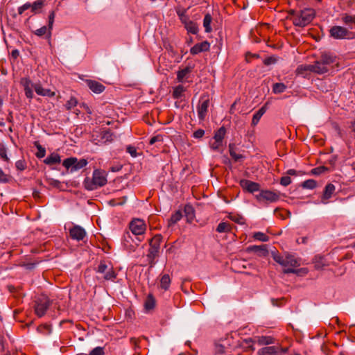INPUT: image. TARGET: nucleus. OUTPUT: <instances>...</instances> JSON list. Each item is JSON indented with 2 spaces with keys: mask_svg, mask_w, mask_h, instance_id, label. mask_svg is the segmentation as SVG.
Returning <instances> with one entry per match:
<instances>
[{
  "mask_svg": "<svg viewBox=\"0 0 355 355\" xmlns=\"http://www.w3.org/2000/svg\"><path fill=\"white\" fill-rule=\"evenodd\" d=\"M116 274L114 271L112 267H110L108 270L105 272L104 279L105 280H113L116 278Z\"/></svg>",
  "mask_w": 355,
  "mask_h": 355,
  "instance_id": "a19ab883",
  "label": "nucleus"
},
{
  "mask_svg": "<svg viewBox=\"0 0 355 355\" xmlns=\"http://www.w3.org/2000/svg\"><path fill=\"white\" fill-rule=\"evenodd\" d=\"M256 198L261 202H274L279 199V196L270 190H262L259 194L256 195Z\"/></svg>",
  "mask_w": 355,
  "mask_h": 355,
  "instance_id": "1a4fd4ad",
  "label": "nucleus"
},
{
  "mask_svg": "<svg viewBox=\"0 0 355 355\" xmlns=\"http://www.w3.org/2000/svg\"><path fill=\"white\" fill-rule=\"evenodd\" d=\"M330 36L336 40L349 38L351 33L347 28L340 26H334L329 30Z\"/></svg>",
  "mask_w": 355,
  "mask_h": 355,
  "instance_id": "9d476101",
  "label": "nucleus"
},
{
  "mask_svg": "<svg viewBox=\"0 0 355 355\" xmlns=\"http://www.w3.org/2000/svg\"><path fill=\"white\" fill-rule=\"evenodd\" d=\"M311 65L313 73L322 74L329 71V69L319 60L315 61Z\"/></svg>",
  "mask_w": 355,
  "mask_h": 355,
  "instance_id": "412c9836",
  "label": "nucleus"
},
{
  "mask_svg": "<svg viewBox=\"0 0 355 355\" xmlns=\"http://www.w3.org/2000/svg\"><path fill=\"white\" fill-rule=\"evenodd\" d=\"M162 240V236L160 234H157L149 241L150 248L147 254V257L149 260L150 267L154 266V259L158 256Z\"/></svg>",
  "mask_w": 355,
  "mask_h": 355,
  "instance_id": "20e7f679",
  "label": "nucleus"
},
{
  "mask_svg": "<svg viewBox=\"0 0 355 355\" xmlns=\"http://www.w3.org/2000/svg\"><path fill=\"white\" fill-rule=\"evenodd\" d=\"M339 4L341 8L345 9L355 4V0H339Z\"/></svg>",
  "mask_w": 355,
  "mask_h": 355,
  "instance_id": "c03bdc74",
  "label": "nucleus"
},
{
  "mask_svg": "<svg viewBox=\"0 0 355 355\" xmlns=\"http://www.w3.org/2000/svg\"><path fill=\"white\" fill-rule=\"evenodd\" d=\"M272 257H273V259L276 262H277L279 264H280L282 266H284L285 257L281 256L277 254H274Z\"/></svg>",
  "mask_w": 355,
  "mask_h": 355,
  "instance_id": "6e6d98bb",
  "label": "nucleus"
},
{
  "mask_svg": "<svg viewBox=\"0 0 355 355\" xmlns=\"http://www.w3.org/2000/svg\"><path fill=\"white\" fill-rule=\"evenodd\" d=\"M21 84L24 87L26 96L28 98H32L33 97L32 89H34L35 84H33L30 79L26 78L21 79Z\"/></svg>",
  "mask_w": 355,
  "mask_h": 355,
  "instance_id": "dca6fc26",
  "label": "nucleus"
},
{
  "mask_svg": "<svg viewBox=\"0 0 355 355\" xmlns=\"http://www.w3.org/2000/svg\"><path fill=\"white\" fill-rule=\"evenodd\" d=\"M10 176L6 174L2 169L0 168V182L6 183L10 180Z\"/></svg>",
  "mask_w": 355,
  "mask_h": 355,
  "instance_id": "13d9d810",
  "label": "nucleus"
},
{
  "mask_svg": "<svg viewBox=\"0 0 355 355\" xmlns=\"http://www.w3.org/2000/svg\"><path fill=\"white\" fill-rule=\"evenodd\" d=\"M127 152L130 154L132 157L137 156V149L134 146H128L126 148Z\"/></svg>",
  "mask_w": 355,
  "mask_h": 355,
  "instance_id": "0e129e2a",
  "label": "nucleus"
},
{
  "mask_svg": "<svg viewBox=\"0 0 355 355\" xmlns=\"http://www.w3.org/2000/svg\"><path fill=\"white\" fill-rule=\"evenodd\" d=\"M289 19L295 26L304 27L309 24L315 17V11L311 8L300 10H291Z\"/></svg>",
  "mask_w": 355,
  "mask_h": 355,
  "instance_id": "f257e3e1",
  "label": "nucleus"
},
{
  "mask_svg": "<svg viewBox=\"0 0 355 355\" xmlns=\"http://www.w3.org/2000/svg\"><path fill=\"white\" fill-rule=\"evenodd\" d=\"M301 186L302 187V188L304 189H313L314 188L316 187L317 186V182L316 181H315L313 179H309V180H307L306 181H304Z\"/></svg>",
  "mask_w": 355,
  "mask_h": 355,
  "instance_id": "4c0bfd02",
  "label": "nucleus"
},
{
  "mask_svg": "<svg viewBox=\"0 0 355 355\" xmlns=\"http://www.w3.org/2000/svg\"><path fill=\"white\" fill-rule=\"evenodd\" d=\"M76 162V158L70 157L63 161L62 165L67 169L71 168V172H73V165Z\"/></svg>",
  "mask_w": 355,
  "mask_h": 355,
  "instance_id": "473e14b6",
  "label": "nucleus"
},
{
  "mask_svg": "<svg viewBox=\"0 0 355 355\" xmlns=\"http://www.w3.org/2000/svg\"><path fill=\"white\" fill-rule=\"evenodd\" d=\"M205 135V131L202 129H198L193 132V137L196 139H200Z\"/></svg>",
  "mask_w": 355,
  "mask_h": 355,
  "instance_id": "774afa93",
  "label": "nucleus"
},
{
  "mask_svg": "<svg viewBox=\"0 0 355 355\" xmlns=\"http://www.w3.org/2000/svg\"><path fill=\"white\" fill-rule=\"evenodd\" d=\"M182 217V214L180 211H175L171 217L168 221V225H172L178 222Z\"/></svg>",
  "mask_w": 355,
  "mask_h": 355,
  "instance_id": "58836bf2",
  "label": "nucleus"
},
{
  "mask_svg": "<svg viewBox=\"0 0 355 355\" xmlns=\"http://www.w3.org/2000/svg\"><path fill=\"white\" fill-rule=\"evenodd\" d=\"M184 28H186L188 33L191 34L196 35L198 32V24L191 20L189 22H188L187 24H186Z\"/></svg>",
  "mask_w": 355,
  "mask_h": 355,
  "instance_id": "bb28decb",
  "label": "nucleus"
},
{
  "mask_svg": "<svg viewBox=\"0 0 355 355\" xmlns=\"http://www.w3.org/2000/svg\"><path fill=\"white\" fill-rule=\"evenodd\" d=\"M212 21V17L209 13H207L205 15L203 19V26L205 28V31L206 33H209L212 31V28L211 26V24Z\"/></svg>",
  "mask_w": 355,
  "mask_h": 355,
  "instance_id": "b1692460",
  "label": "nucleus"
},
{
  "mask_svg": "<svg viewBox=\"0 0 355 355\" xmlns=\"http://www.w3.org/2000/svg\"><path fill=\"white\" fill-rule=\"evenodd\" d=\"M71 239L76 241H82L86 236V232L83 227L80 225H74L69 230Z\"/></svg>",
  "mask_w": 355,
  "mask_h": 355,
  "instance_id": "f8f14e48",
  "label": "nucleus"
},
{
  "mask_svg": "<svg viewBox=\"0 0 355 355\" xmlns=\"http://www.w3.org/2000/svg\"><path fill=\"white\" fill-rule=\"evenodd\" d=\"M104 261H101L98 266L97 272L99 273H105L109 268Z\"/></svg>",
  "mask_w": 355,
  "mask_h": 355,
  "instance_id": "864d4df0",
  "label": "nucleus"
},
{
  "mask_svg": "<svg viewBox=\"0 0 355 355\" xmlns=\"http://www.w3.org/2000/svg\"><path fill=\"white\" fill-rule=\"evenodd\" d=\"M86 83L88 87L96 94H100L103 92L105 89L103 85L96 80H87Z\"/></svg>",
  "mask_w": 355,
  "mask_h": 355,
  "instance_id": "a211bd4d",
  "label": "nucleus"
},
{
  "mask_svg": "<svg viewBox=\"0 0 355 355\" xmlns=\"http://www.w3.org/2000/svg\"><path fill=\"white\" fill-rule=\"evenodd\" d=\"M143 241V237L135 238L130 234V232H125L123 236L122 245L128 252H134L139 245V243Z\"/></svg>",
  "mask_w": 355,
  "mask_h": 355,
  "instance_id": "39448f33",
  "label": "nucleus"
},
{
  "mask_svg": "<svg viewBox=\"0 0 355 355\" xmlns=\"http://www.w3.org/2000/svg\"><path fill=\"white\" fill-rule=\"evenodd\" d=\"M51 304V301L47 296H40L35 301L34 309L35 314L40 318L44 316Z\"/></svg>",
  "mask_w": 355,
  "mask_h": 355,
  "instance_id": "423d86ee",
  "label": "nucleus"
},
{
  "mask_svg": "<svg viewBox=\"0 0 355 355\" xmlns=\"http://www.w3.org/2000/svg\"><path fill=\"white\" fill-rule=\"evenodd\" d=\"M129 228L135 236L144 238V234L146 230V225L144 220L135 218L129 223Z\"/></svg>",
  "mask_w": 355,
  "mask_h": 355,
  "instance_id": "0eeeda50",
  "label": "nucleus"
},
{
  "mask_svg": "<svg viewBox=\"0 0 355 355\" xmlns=\"http://www.w3.org/2000/svg\"><path fill=\"white\" fill-rule=\"evenodd\" d=\"M291 183V179L290 176H283L280 180V184L284 187L289 185Z\"/></svg>",
  "mask_w": 355,
  "mask_h": 355,
  "instance_id": "bf43d9fd",
  "label": "nucleus"
},
{
  "mask_svg": "<svg viewBox=\"0 0 355 355\" xmlns=\"http://www.w3.org/2000/svg\"><path fill=\"white\" fill-rule=\"evenodd\" d=\"M218 232H229L231 231V225L228 223L222 222L218 224L216 228Z\"/></svg>",
  "mask_w": 355,
  "mask_h": 355,
  "instance_id": "2f4dec72",
  "label": "nucleus"
},
{
  "mask_svg": "<svg viewBox=\"0 0 355 355\" xmlns=\"http://www.w3.org/2000/svg\"><path fill=\"white\" fill-rule=\"evenodd\" d=\"M192 71L191 67H186L182 69H180L177 73V80L180 83H183L185 80L189 78L190 73Z\"/></svg>",
  "mask_w": 355,
  "mask_h": 355,
  "instance_id": "aec40b11",
  "label": "nucleus"
},
{
  "mask_svg": "<svg viewBox=\"0 0 355 355\" xmlns=\"http://www.w3.org/2000/svg\"><path fill=\"white\" fill-rule=\"evenodd\" d=\"M341 20L345 24L347 25L349 28H352V24L355 23L354 17L347 14L343 15Z\"/></svg>",
  "mask_w": 355,
  "mask_h": 355,
  "instance_id": "c85d7f7f",
  "label": "nucleus"
},
{
  "mask_svg": "<svg viewBox=\"0 0 355 355\" xmlns=\"http://www.w3.org/2000/svg\"><path fill=\"white\" fill-rule=\"evenodd\" d=\"M327 168L324 166H320L317 168H314L311 170V173L313 175H320L324 171H326Z\"/></svg>",
  "mask_w": 355,
  "mask_h": 355,
  "instance_id": "5fc2aeb1",
  "label": "nucleus"
},
{
  "mask_svg": "<svg viewBox=\"0 0 355 355\" xmlns=\"http://www.w3.org/2000/svg\"><path fill=\"white\" fill-rule=\"evenodd\" d=\"M300 265L299 260L295 258L293 255H287L284 259V268L283 270L284 273H293L297 275H304L307 274L308 270L306 268L295 269L294 268L297 267Z\"/></svg>",
  "mask_w": 355,
  "mask_h": 355,
  "instance_id": "7ed1b4c3",
  "label": "nucleus"
},
{
  "mask_svg": "<svg viewBox=\"0 0 355 355\" xmlns=\"http://www.w3.org/2000/svg\"><path fill=\"white\" fill-rule=\"evenodd\" d=\"M231 219L239 224H243L245 220L244 218L239 215L231 216Z\"/></svg>",
  "mask_w": 355,
  "mask_h": 355,
  "instance_id": "69168bd1",
  "label": "nucleus"
},
{
  "mask_svg": "<svg viewBox=\"0 0 355 355\" xmlns=\"http://www.w3.org/2000/svg\"><path fill=\"white\" fill-rule=\"evenodd\" d=\"M54 19H55V12H54V11H52V12H51V13L49 15V24H48L49 29H51V30L52 29L53 24L54 22Z\"/></svg>",
  "mask_w": 355,
  "mask_h": 355,
  "instance_id": "e2e57ef3",
  "label": "nucleus"
},
{
  "mask_svg": "<svg viewBox=\"0 0 355 355\" xmlns=\"http://www.w3.org/2000/svg\"><path fill=\"white\" fill-rule=\"evenodd\" d=\"M87 164V162L85 159H82L80 160H78L76 158V162L73 165V171H78L80 168H83Z\"/></svg>",
  "mask_w": 355,
  "mask_h": 355,
  "instance_id": "79ce46f5",
  "label": "nucleus"
},
{
  "mask_svg": "<svg viewBox=\"0 0 355 355\" xmlns=\"http://www.w3.org/2000/svg\"><path fill=\"white\" fill-rule=\"evenodd\" d=\"M35 146L37 148V152L36 153V156L38 158H42L45 156L46 154V150L44 148H43L40 144L38 143H35Z\"/></svg>",
  "mask_w": 355,
  "mask_h": 355,
  "instance_id": "de8ad7c7",
  "label": "nucleus"
},
{
  "mask_svg": "<svg viewBox=\"0 0 355 355\" xmlns=\"http://www.w3.org/2000/svg\"><path fill=\"white\" fill-rule=\"evenodd\" d=\"M78 101L76 98L71 97L70 99L66 103L65 107L67 110H70L77 105Z\"/></svg>",
  "mask_w": 355,
  "mask_h": 355,
  "instance_id": "a18cd8bd",
  "label": "nucleus"
},
{
  "mask_svg": "<svg viewBox=\"0 0 355 355\" xmlns=\"http://www.w3.org/2000/svg\"><path fill=\"white\" fill-rule=\"evenodd\" d=\"M44 5L43 1L37 0L31 5V8L32 9V12H36L37 10L41 9Z\"/></svg>",
  "mask_w": 355,
  "mask_h": 355,
  "instance_id": "09e8293b",
  "label": "nucleus"
},
{
  "mask_svg": "<svg viewBox=\"0 0 355 355\" xmlns=\"http://www.w3.org/2000/svg\"><path fill=\"white\" fill-rule=\"evenodd\" d=\"M210 44L208 42L205 41L201 43L195 44L190 50V53L192 55H196L203 51H207L209 50Z\"/></svg>",
  "mask_w": 355,
  "mask_h": 355,
  "instance_id": "f3484780",
  "label": "nucleus"
},
{
  "mask_svg": "<svg viewBox=\"0 0 355 355\" xmlns=\"http://www.w3.org/2000/svg\"><path fill=\"white\" fill-rule=\"evenodd\" d=\"M155 306V300L152 295H148L145 303L144 307L147 311L153 309Z\"/></svg>",
  "mask_w": 355,
  "mask_h": 355,
  "instance_id": "e433bc0d",
  "label": "nucleus"
},
{
  "mask_svg": "<svg viewBox=\"0 0 355 355\" xmlns=\"http://www.w3.org/2000/svg\"><path fill=\"white\" fill-rule=\"evenodd\" d=\"M107 183L106 173L104 171L94 170L93 177L91 180H86L85 182V188L87 190H95L98 187H103Z\"/></svg>",
  "mask_w": 355,
  "mask_h": 355,
  "instance_id": "f03ea898",
  "label": "nucleus"
},
{
  "mask_svg": "<svg viewBox=\"0 0 355 355\" xmlns=\"http://www.w3.org/2000/svg\"><path fill=\"white\" fill-rule=\"evenodd\" d=\"M163 141V136L161 135H157L156 136L153 137L150 141L149 144L150 145H153L155 144L156 142H162Z\"/></svg>",
  "mask_w": 355,
  "mask_h": 355,
  "instance_id": "4d7b16f0",
  "label": "nucleus"
},
{
  "mask_svg": "<svg viewBox=\"0 0 355 355\" xmlns=\"http://www.w3.org/2000/svg\"><path fill=\"white\" fill-rule=\"evenodd\" d=\"M247 252H253L259 257H266L268 254L266 245H251L247 248Z\"/></svg>",
  "mask_w": 355,
  "mask_h": 355,
  "instance_id": "2eb2a0df",
  "label": "nucleus"
},
{
  "mask_svg": "<svg viewBox=\"0 0 355 355\" xmlns=\"http://www.w3.org/2000/svg\"><path fill=\"white\" fill-rule=\"evenodd\" d=\"M306 71L312 72V65L311 64H301L297 67L296 69V72L299 75H304Z\"/></svg>",
  "mask_w": 355,
  "mask_h": 355,
  "instance_id": "f704fd0d",
  "label": "nucleus"
},
{
  "mask_svg": "<svg viewBox=\"0 0 355 355\" xmlns=\"http://www.w3.org/2000/svg\"><path fill=\"white\" fill-rule=\"evenodd\" d=\"M287 348H282L280 346L264 347L260 349L258 355H281L287 352Z\"/></svg>",
  "mask_w": 355,
  "mask_h": 355,
  "instance_id": "9b49d317",
  "label": "nucleus"
},
{
  "mask_svg": "<svg viewBox=\"0 0 355 355\" xmlns=\"http://www.w3.org/2000/svg\"><path fill=\"white\" fill-rule=\"evenodd\" d=\"M209 98L208 96L203 95L200 97L197 106L198 116L200 120H204L208 112Z\"/></svg>",
  "mask_w": 355,
  "mask_h": 355,
  "instance_id": "6e6552de",
  "label": "nucleus"
},
{
  "mask_svg": "<svg viewBox=\"0 0 355 355\" xmlns=\"http://www.w3.org/2000/svg\"><path fill=\"white\" fill-rule=\"evenodd\" d=\"M38 332L43 334H50L51 333V328L48 324H42L37 328Z\"/></svg>",
  "mask_w": 355,
  "mask_h": 355,
  "instance_id": "37998d69",
  "label": "nucleus"
},
{
  "mask_svg": "<svg viewBox=\"0 0 355 355\" xmlns=\"http://www.w3.org/2000/svg\"><path fill=\"white\" fill-rule=\"evenodd\" d=\"M112 133L108 130H104L101 132V138L105 139V141L112 140Z\"/></svg>",
  "mask_w": 355,
  "mask_h": 355,
  "instance_id": "052dcab7",
  "label": "nucleus"
},
{
  "mask_svg": "<svg viewBox=\"0 0 355 355\" xmlns=\"http://www.w3.org/2000/svg\"><path fill=\"white\" fill-rule=\"evenodd\" d=\"M335 191V187L332 184H328L324 189V193H323V198L324 199H329L331 198L332 193Z\"/></svg>",
  "mask_w": 355,
  "mask_h": 355,
  "instance_id": "7c9ffc66",
  "label": "nucleus"
},
{
  "mask_svg": "<svg viewBox=\"0 0 355 355\" xmlns=\"http://www.w3.org/2000/svg\"><path fill=\"white\" fill-rule=\"evenodd\" d=\"M240 185L243 189L250 193H253L260 189L259 184L245 179L240 181Z\"/></svg>",
  "mask_w": 355,
  "mask_h": 355,
  "instance_id": "ddd939ff",
  "label": "nucleus"
},
{
  "mask_svg": "<svg viewBox=\"0 0 355 355\" xmlns=\"http://www.w3.org/2000/svg\"><path fill=\"white\" fill-rule=\"evenodd\" d=\"M185 89L182 85H178L173 89V97L174 98H180L183 96Z\"/></svg>",
  "mask_w": 355,
  "mask_h": 355,
  "instance_id": "c9c22d12",
  "label": "nucleus"
},
{
  "mask_svg": "<svg viewBox=\"0 0 355 355\" xmlns=\"http://www.w3.org/2000/svg\"><path fill=\"white\" fill-rule=\"evenodd\" d=\"M229 148H230V156L236 162V161H239L240 159L243 158V156L241 154H237L234 150H233V146L232 144H230L229 146Z\"/></svg>",
  "mask_w": 355,
  "mask_h": 355,
  "instance_id": "8fccbe9b",
  "label": "nucleus"
},
{
  "mask_svg": "<svg viewBox=\"0 0 355 355\" xmlns=\"http://www.w3.org/2000/svg\"><path fill=\"white\" fill-rule=\"evenodd\" d=\"M257 342L259 345H268L275 343V338L271 336H259Z\"/></svg>",
  "mask_w": 355,
  "mask_h": 355,
  "instance_id": "393cba45",
  "label": "nucleus"
},
{
  "mask_svg": "<svg viewBox=\"0 0 355 355\" xmlns=\"http://www.w3.org/2000/svg\"><path fill=\"white\" fill-rule=\"evenodd\" d=\"M61 161L60 157L57 153H51L49 156H48L44 160V162L48 165H53L55 164L60 163Z\"/></svg>",
  "mask_w": 355,
  "mask_h": 355,
  "instance_id": "4be33fe9",
  "label": "nucleus"
},
{
  "mask_svg": "<svg viewBox=\"0 0 355 355\" xmlns=\"http://www.w3.org/2000/svg\"><path fill=\"white\" fill-rule=\"evenodd\" d=\"M104 349L101 347H96L93 349L87 355H104Z\"/></svg>",
  "mask_w": 355,
  "mask_h": 355,
  "instance_id": "3c124183",
  "label": "nucleus"
},
{
  "mask_svg": "<svg viewBox=\"0 0 355 355\" xmlns=\"http://www.w3.org/2000/svg\"><path fill=\"white\" fill-rule=\"evenodd\" d=\"M266 111V105L261 107L254 115L252 120V125H256L261 116L264 114Z\"/></svg>",
  "mask_w": 355,
  "mask_h": 355,
  "instance_id": "5701e85b",
  "label": "nucleus"
},
{
  "mask_svg": "<svg viewBox=\"0 0 355 355\" xmlns=\"http://www.w3.org/2000/svg\"><path fill=\"white\" fill-rule=\"evenodd\" d=\"M31 6L30 3H26L18 8V13L21 15L25 10L29 9Z\"/></svg>",
  "mask_w": 355,
  "mask_h": 355,
  "instance_id": "338daca9",
  "label": "nucleus"
},
{
  "mask_svg": "<svg viewBox=\"0 0 355 355\" xmlns=\"http://www.w3.org/2000/svg\"><path fill=\"white\" fill-rule=\"evenodd\" d=\"M171 284V278L168 274L163 275L160 279V287L166 291Z\"/></svg>",
  "mask_w": 355,
  "mask_h": 355,
  "instance_id": "a878e982",
  "label": "nucleus"
},
{
  "mask_svg": "<svg viewBox=\"0 0 355 355\" xmlns=\"http://www.w3.org/2000/svg\"><path fill=\"white\" fill-rule=\"evenodd\" d=\"M286 88L287 87L284 83H275L272 86V92L274 94H281L283 93L286 89Z\"/></svg>",
  "mask_w": 355,
  "mask_h": 355,
  "instance_id": "c756f323",
  "label": "nucleus"
},
{
  "mask_svg": "<svg viewBox=\"0 0 355 355\" xmlns=\"http://www.w3.org/2000/svg\"><path fill=\"white\" fill-rule=\"evenodd\" d=\"M252 236L254 239L263 242H266L269 240V236L261 232H254Z\"/></svg>",
  "mask_w": 355,
  "mask_h": 355,
  "instance_id": "ea45409f",
  "label": "nucleus"
},
{
  "mask_svg": "<svg viewBox=\"0 0 355 355\" xmlns=\"http://www.w3.org/2000/svg\"><path fill=\"white\" fill-rule=\"evenodd\" d=\"M226 130L222 126L216 132L214 137V140L223 142V139L225 135Z\"/></svg>",
  "mask_w": 355,
  "mask_h": 355,
  "instance_id": "72a5a7b5",
  "label": "nucleus"
},
{
  "mask_svg": "<svg viewBox=\"0 0 355 355\" xmlns=\"http://www.w3.org/2000/svg\"><path fill=\"white\" fill-rule=\"evenodd\" d=\"M34 89L37 94L40 96L53 97L55 95V93L51 89L43 88L40 83H35L34 85Z\"/></svg>",
  "mask_w": 355,
  "mask_h": 355,
  "instance_id": "6ab92c4d",
  "label": "nucleus"
},
{
  "mask_svg": "<svg viewBox=\"0 0 355 355\" xmlns=\"http://www.w3.org/2000/svg\"><path fill=\"white\" fill-rule=\"evenodd\" d=\"M34 33L36 35L40 37L47 35V37L49 38L51 35V30L49 29V27L44 26L37 29Z\"/></svg>",
  "mask_w": 355,
  "mask_h": 355,
  "instance_id": "cd10ccee",
  "label": "nucleus"
},
{
  "mask_svg": "<svg viewBox=\"0 0 355 355\" xmlns=\"http://www.w3.org/2000/svg\"><path fill=\"white\" fill-rule=\"evenodd\" d=\"M214 350L216 355H223L225 353V347L220 344H215Z\"/></svg>",
  "mask_w": 355,
  "mask_h": 355,
  "instance_id": "603ef678",
  "label": "nucleus"
},
{
  "mask_svg": "<svg viewBox=\"0 0 355 355\" xmlns=\"http://www.w3.org/2000/svg\"><path fill=\"white\" fill-rule=\"evenodd\" d=\"M276 62H277V58L274 56L268 57L263 60V63L265 65H270V64L276 63Z\"/></svg>",
  "mask_w": 355,
  "mask_h": 355,
  "instance_id": "680f3d73",
  "label": "nucleus"
},
{
  "mask_svg": "<svg viewBox=\"0 0 355 355\" xmlns=\"http://www.w3.org/2000/svg\"><path fill=\"white\" fill-rule=\"evenodd\" d=\"M184 213L189 219H193L194 217V210L191 205H186L184 207Z\"/></svg>",
  "mask_w": 355,
  "mask_h": 355,
  "instance_id": "49530a36",
  "label": "nucleus"
},
{
  "mask_svg": "<svg viewBox=\"0 0 355 355\" xmlns=\"http://www.w3.org/2000/svg\"><path fill=\"white\" fill-rule=\"evenodd\" d=\"M329 70L336 61V57L329 53H323L318 59Z\"/></svg>",
  "mask_w": 355,
  "mask_h": 355,
  "instance_id": "4468645a",
  "label": "nucleus"
}]
</instances>
